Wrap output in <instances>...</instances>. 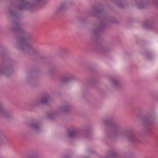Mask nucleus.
<instances>
[{"label":"nucleus","mask_w":158,"mask_h":158,"mask_svg":"<svg viewBox=\"0 0 158 158\" xmlns=\"http://www.w3.org/2000/svg\"><path fill=\"white\" fill-rule=\"evenodd\" d=\"M9 13L12 17L13 25L10 27L17 38L20 48L27 53H30L33 51L29 43L33 40L31 36L27 34V32L21 27L18 21L19 16L15 11L11 8H9Z\"/></svg>","instance_id":"1"},{"label":"nucleus","mask_w":158,"mask_h":158,"mask_svg":"<svg viewBox=\"0 0 158 158\" xmlns=\"http://www.w3.org/2000/svg\"><path fill=\"white\" fill-rule=\"evenodd\" d=\"M103 123L110 127V131L107 135L111 139H114L118 137L123 138L129 133V131L127 130H120L118 125L110 119L104 120Z\"/></svg>","instance_id":"2"},{"label":"nucleus","mask_w":158,"mask_h":158,"mask_svg":"<svg viewBox=\"0 0 158 158\" xmlns=\"http://www.w3.org/2000/svg\"><path fill=\"white\" fill-rule=\"evenodd\" d=\"M105 25L106 23L104 22H102L100 27L92 30V33L95 36L94 40L96 42H97V39L99 37V33L104 28Z\"/></svg>","instance_id":"3"},{"label":"nucleus","mask_w":158,"mask_h":158,"mask_svg":"<svg viewBox=\"0 0 158 158\" xmlns=\"http://www.w3.org/2000/svg\"><path fill=\"white\" fill-rule=\"evenodd\" d=\"M0 115L7 119L12 118V114L10 111L5 110L2 103L0 102Z\"/></svg>","instance_id":"4"},{"label":"nucleus","mask_w":158,"mask_h":158,"mask_svg":"<svg viewBox=\"0 0 158 158\" xmlns=\"http://www.w3.org/2000/svg\"><path fill=\"white\" fill-rule=\"evenodd\" d=\"M127 130L129 131V133L124 137H127L129 142L134 143H137L140 142V140L135 135L131 133V130Z\"/></svg>","instance_id":"5"},{"label":"nucleus","mask_w":158,"mask_h":158,"mask_svg":"<svg viewBox=\"0 0 158 158\" xmlns=\"http://www.w3.org/2000/svg\"><path fill=\"white\" fill-rule=\"evenodd\" d=\"M92 15L94 16H98L100 15L103 18L104 14L103 10L101 9V6H99L94 7L92 10Z\"/></svg>","instance_id":"6"},{"label":"nucleus","mask_w":158,"mask_h":158,"mask_svg":"<svg viewBox=\"0 0 158 158\" xmlns=\"http://www.w3.org/2000/svg\"><path fill=\"white\" fill-rule=\"evenodd\" d=\"M50 99V97L49 95H47L40 98L36 101V105L40 104H46L48 103Z\"/></svg>","instance_id":"7"},{"label":"nucleus","mask_w":158,"mask_h":158,"mask_svg":"<svg viewBox=\"0 0 158 158\" xmlns=\"http://www.w3.org/2000/svg\"><path fill=\"white\" fill-rule=\"evenodd\" d=\"M138 5L139 9H143L145 8L149 4V0H143L138 1L137 0H134Z\"/></svg>","instance_id":"8"},{"label":"nucleus","mask_w":158,"mask_h":158,"mask_svg":"<svg viewBox=\"0 0 158 158\" xmlns=\"http://www.w3.org/2000/svg\"><path fill=\"white\" fill-rule=\"evenodd\" d=\"M27 125L29 127L34 129L35 130L38 131L39 129L40 126L38 122L35 120L31 121L30 123H28Z\"/></svg>","instance_id":"9"},{"label":"nucleus","mask_w":158,"mask_h":158,"mask_svg":"<svg viewBox=\"0 0 158 158\" xmlns=\"http://www.w3.org/2000/svg\"><path fill=\"white\" fill-rule=\"evenodd\" d=\"M80 131L76 129L70 131L69 133V136L72 138L79 135Z\"/></svg>","instance_id":"10"},{"label":"nucleus","mask_w":158,"mask_h":158,"mask_svg":"<svg viewBox=\"0 0 158 158\" xmlns=\"http://www.w3.org/2000/svg\"><path fill=\"white\" fill-rule=\"evenodd\" d=\"M59 110L60 112L62 113H66L70 110V108L68 106H61L59 107Z\"/></svg>","instance_id":"11"},{"label":"nucleus","mask_w":158,"mask_h":158,"mask_svg":"<svg viewBox=\"0 0 158 158\" xmlns=\"http://www.w3.org/2000/svg\"><path fill=\"white\" fill-rule=\"evenodd\" d=\"M153 121L152 117H151L148 118H146L143 120V123L144 125L150 124H152Z\"/></svg>","instance_id":"12"},{"label":"nucleus","mask_w":158,"mask_h":158,"mask_svg":"<svg viewBox=\"0 0 158 158\" xmlns=\"http://www.w3.org/2000/svg\"><path fill=\"white\" fill-rule=\"evenodd\" d=\"M74 79V77L72 76L69 77L63 78L61 80V81L64 83H67L70 81Z\"/></svg>","instance_id":"13"},{"label":"nucleus","mask_w":158,"mask_h":158,"mask_svg":"<svg viewBox=\"0 0 158 158\" xmlns=\"http://www.w3.org/2000/svg\"><path fill=\"white\" fill-rule=\"evenodd\" d=\"M8 68L9 67L5 63L2 64L0 66V74L4 73L5 71L7 70Z\"/></svg>","instance_id":"14"},{"label":"nucleus","mask_w":158,"mask_h":158,"mask_svg":"<svg viewBox=\"0 0 158 158\" xmlns=\"http://www.w3.org/2000/svg\"><path fill=\"white\" fill-rule=\"evenodd\" d=\"M144 25L145 27L149 28H152L154 24L153 22L150 21H147L145 22Z\"/></svg>","instance_id":"15"},{"label":"nucleus","mask_w":158,"mask_h":158,"mask_svg":"<svg viewBox=\"0 0 158 158\" xmlns=\"http://www.w3.org/2000/svg\"><path fill=\"white\" fill-rule=\"evenodd\" d=\"M111 81L115 87H118L120 86V83L116 79L113 78L111 80Z\"/></svg>","instance_id":"16"},{"label":"nucleus","mask_w":158,"mask_h":158,"mask_svg":"<svg viewBox=\"0 0 158 158\" xmlns=\"http://www.w3.org/2000/svg\"><path fill=\"white\" fill-rule=\"evenodd\" d=\"M57 114V113L56 112H51L48 114L47 117L48 118L51 119L55 118Z\"/></svg>","instance_id":"17"},{"label":"nucleus","mask_w":158,"mask_h":158,"mask_svg":"<svg viewBox=\"0 0 158 158\" xmlns=\"http://www.w3.org/2000/svg\"><path fill=\"white\" fill-rule=\"evenodd\" d=\"M114 2L121 8L123 7V5L122 3L121 0H114Z\"/></svg>","instance_id":"18"},{"label":"nucleus","mask_w":158,"mask_h":158,"mask_svg":"<svg viewBox=\"0 0 158 158\" xmlns=\"http://www.w3.org/2000/svg\"><path fill=\"white\" fill-rule=\"evenodd\" d=\"M109 155L111 157H115L117 156V154L115 152L111 151L109 153Z\"/></svg>","instance_id":"19"},{"label":"nucleus","mask_w":158,"mask_h":158,"mask_svg":"<svg viewBox=\"0 0 158 158\" xmlns=\"http://www.w3.org/2000/svg\"><path fill=\"white\" fill-rule=\"evenodd\" d=\"M65 8V4L64 3H62L58 8V10L60 11Z\"/></svg>","instance_id":"20"},{"label":"nucleus","mask_w":158,"mask_h":158,"mask_svg":"<svg viewBox=\"0 0 158 158\" xmlns=\"http://www.w3.org/2000/svg\"><path fill=\"white\" fill-rule=\"evenodd\" d=\"M158 0H155L154 4L157 8H158V4L157 3Z\"/></svg>","instance_id":"21"},{"label":"nucleus","mask_w":158,"mask_h":158,"mask_svg":"<svg viewBox=\"0 0 158 158\" xmlns=\"http://www.w3.org/2000/svg\"><path fill=\"white\" fill-rule=\"evenodd\" d=\"M1 135H2V133H1V132L0 131V137L1 136ZM3 143H4L3 142H1L0 141V145Z\"/></svg>","instance_id":"22"},{"label":"nucleus","mask_w":158,"mask_h":158,"mask_svg":"<svg viewBox=\"0 0 158 158\" xmlns=\"http://www.w3.org/2000/svg\"><path fill=\"white\" fill-rule=\"evenodd\" d=\"M60 57L62 58H64L65 57V56L64 55H62V54H60Z\"/></svg>","instance_id":"23"},{"label":"nucleus","mask_w":158,"mask_h":158,"mask_svg":"<svg viewBox=\"0 0 158 158\" xmlns=\"http://www.w3.org/2000/svg\"><path fill=\"white\" fill-rule=\"evenodd\" d=\"M70 157L69 156H64V158H69Z\"/></svg>","instance_id":"24"},{"label":"nucleus","mask_w":158,"mask_h":158,"mask_svg":"<svg viewBox=\"0 0 158 158\" xmlns=\"http://www.w3.org/2000/svg\"><path fill=\"white\" fill-rule=\"evenodd\" d=\"M29 158H37L35 156H32L29 157Z\"/></svg>","instance_id":"25"},{"label":"nucleus","mask_w":158,"mask_h":158,"mask_svg":"<svg viewBox=\"0 0 158 158\" xmlns=\"http://www.w3.org/2000/svg\"><path fill=\"white\" fill-rule=\"evenodd\" d=\"M112 23H118V22H112Z\"/></svg>","instance_id":"26"}]
</instances>
